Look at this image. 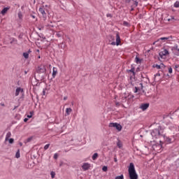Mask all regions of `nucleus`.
<instances>
[{"label": "nucleus", "instance_id": "f257e3e1", "mask_svg": "<svg viewBox=\"0 0 179 179\" xmlns=\"http://www.w3.org/2000/svg\"><path fill=\"white\" fill-rule=\"evenodd\" d=\"M129 177L130 179H138V173H136V170L135 169V165L134 163H130L128 168Z\"/></svg>", "mask_w": 179, "mask_h": 179}, {"label": "nucleus", "instance_id": "37998d69", "mask_svg": "<svg viewBox=\"0 0 179 179\" xmlns=\"http://www.w3.org/2000/svg\"><path fill=\"white\" fill-rule=\"evenodd\" d=\"M43 96H45V90H43Z\"/></svg>", "mask_w": 179, "mask_h": 179}, {"label": "nucleus", "instance_id": "a18cd8bd", "mask_svg": "<svg viewBox=\"0 0 179 179\" xmlns=\"http://www.w3.org/2000/svg\"><path fill=\"white\" fill-rule=\"evenodd\" d=\"M64 100H68V96H64Z\"/></svg>", "mask_w": 179, "mask_h": 179}, {"label": "nucleus", "instance_id": "dca6fc26", "mask_svg": "<svg viewBox=\"0 0 179 179\" xmlns=\"http://www.w3.org/2000/svg\"><path fill=\"white\" fill-rule=\"evenodd\" d=\"M10 136H12V134L10 133V131H8L6 135V139L5 141H8L9 138H10Z\"/></svg>", "mask_w": 179, "mask_h": 179}, {"label": "nucleus", "instance_id": "4468645a", "mask_svg": "<svg viewBox=\"0 0 179 179\" xmlns=\"http://www.w3.org/2000/svg\"><path fill=\"white\" fill-rule=\"evenodd\" d=\"M39 12L43 15V16H45L47 14L45 13V10L44 9V7H40L39 8Z\"/></svg>", "mask_w": 179, "mask_h": 179}, {"label": "nucleus", "instance_id": "9d476101", "mask_svg": "<svg viewBox=\"0 0 179 179\" xmlns=\"http://www.w3.org/2000/svg\"><path fill=\"white\" fill-rule=\"evenodd\" d=\"M140 108L143 110L145 111V110H148L149 108V103H143L140 106Z\"/></svg>", "mask_w": 179, "mask_h": 179}, {"label": "nucleus", "instance_id": "c756f323", "mask_svg": "<svg viewBox=\"0 0 179 179\" xmlns=\"http://www.w3.org/2000/svg\"><path fill=\"white\" fill-rule=\"evenodd\" d=\"M169 73H173V68H171V67L169 68Z\"/></svg>", "mask_w": 179, "mask_h": 179}, {"label": "nucleus", "instance_id": "f8f14e48", "mask_svg": "<svg viewBox=\"0 0 179 179\" xmlns=\"http://www.w3.org/2000/svg\"><path fill=\"white\" fill-rule=\"evenodd\" d=\"M57 73H58V69H57V67H53L52 73V78H55Z\"/></svg>", "mask_w": 179, "mask_h": 179}, {"label": "nucleus", "instance_id": "c03bdc74", "mask_svg": "<svg viewBox=\"0 0 179 179\" xmlns=\"http://www.w3.org/2000/svg\"><path fill=\"white\" fill-rule=\"evenodd\" d=\"M31 17H32V19H36V16L31 15Z\"/></svg>", "mask_w": 179, "mask_h": 179}, {"label": "nucleus", "instance_id": "7ed1b4c3", "mask_svg": "<svg viewBox=\"0 0 179 179\" xmlns=\"http://www.w3.org/2000/svg\"><path fill=\"white\" fill-rule=\"evenodd\" d=\"M109 127L110 128H116L119 131L122 129V126L118 123H110Z\"/></svg>", "mask_w": 179, "mask_h": 179}, {"label": "nucleus", "instance_id": "a878e982", "mask_svg": "<svg viewBox=\"0 0 179 179\" xmlns=\"http://www.w3.org/2000/svg\"><path fill=\"white\" fill-rule=\"evenodd\" d=\"M18 17H19V19H22L23 15H22V12L18 13Z\"/></svg>", "mask_w": 179, "mask_h": 179}, {"label": "nucleus", "instance_id": "f3484780", "mask_svg": "<svg viewBox=\"0 0 179 179\" xmlns=\"http://www.w3.org/2000/svg\"><path fill=\"white\" fill-rule=\"evenodd\" d=\"M8 10H9V8H7V7L4 8L1 12V15H5V13H6Z\"/></svg>", "mask_w": 179, "mask_h": 179}, {"label": "nucleus", "instance_id": "1a4fd4ad", "mask_svg": "<svg viewBox=\"0 0 179 179\" xmlns=\"http://www.w3.org/2000/svg\"><path fill=\"white\" fill-rule=\"evenodd\" d=\"M82 169H83V170H84V171L89 170V169H90V164L84 163L82 166Z\"/></svg>", "mask_w": 179, "mask_h": 179}, {"label": "nucleus", "instance_id": "a19ab883", "mask_svg": "<svg viewBox=\"0 0 179 179\" xmlns=\"http://www.w3.org/2000/svg\"><path fill=\"white\" fill-rule=\"evenodd\" d=\"M27 121H29V119H27V118L24 119V122H27Z\"/></svg>", "mask_w": 179, "mask_h": 179}, {"label": "nucleus", "instance_id": "a211bd4d", "mask_svg": "<svg viewBox=\"0 0 179 179\" xmlns=\"http://www.w3.org/2000/svg\"><path fill=\"white\" fill-rule=\"evenodd\" d=\"M135 62L136 64H141L142 63V59H139V57H138V56H136V58H135Z\"/></svg>", "mask_w": 179, "mask_h": 179}, {"label": "nucleus", "instance_id": "7c9ffc66", "mask_svg": "<svg viewBox=\"0 0 179 179\" xmlns=\"http://www.w3.org/2000/svg\"><path fill=\"white\" fill-rule=\"evenodd\" d=\"M8 142H9V143H13V142H14L13 138H8Z\"/></svg>", "mask_w": 179, "mask_h": 179}, {"label": "nucleus", "instance_id": "cd10ccee", "mask_svg": "<svg viewBox=\"0 0 179 179\" xmlns=\"http://www.w3.org/2000/svg\"><path fill=\"white\" fill-rule=\"evenodd\" d=\"M117 145L118 148H122V143H121L120 141H118L117 143Z\"/></svg>", "mask_w": 179, "mask_h": 179}, {"label": "nucleus", "instance_id": "39448f33", "mask_svg": "<svg viewBox=\"0 0 179 179\" xmlns=\"http://www.w3.org/2000/svg\"><path fill=\"white\" fill-rule=\"evenodd\" d=\"M46 71L45 66L43 64H41L37 69V72L38 73H44Z\"/></svg>", "mask_w": 179, "mask_h": 179}, {"label": "nucleus", "instance_id": "e433bc0d", "mask_svg": "<svg viewBox=\"0 0 179 179\" xmlns=\"http://www.w3.org/2000/svg\"><path fill=\"white\" fill-rule=\"evenodd\" d=\"M138 87H135V90H134V93H138Z\"/></svg>", "mask_w": 179, "mask_h": 179}, {"label": "nucleus", "instance_id": "5701e85b", "mask_svg": "<svg viewBox=\"0 0 179 179\" xmlns=\"http://www.w3.org/2000/svg\"><path fill=\"white\" fill-rule=\"evenodd\" d=\"M46 27H47V29H49L50 30H52V27H54V25L47 24Z\"/></svg>", "mask_w": 179, "mask_h": 179}, {"label": "nucleus", "instance_id": "ddd939ff", "mask_svg": "<svg viewBox=\"0 0 179 179\" xmlns=\"http://www.w3.org/2000/svg\"><path fill=\"white\" fill-rule=\"evenodd\" d=\"M20 93H23V89H22L21 87H17L15 90V96H19V94H20Z\"/></svg>", "mask_w": 179, "mask_h": 179}, {"label": "nucleus", "instance_id": "2f4dec72", "mask_svg": "<svg viewBox=\"0 0 179 179\" xmlns=\"http://www.w3.org/2000/svg\"><path fill=\"white\" fill-rule=\"evenodd\" d=\"M102 170H103V171H107V170H108L107 166H103Z\"/></svg>", "mask_w": 179, "mask_h": 179}, {"label": "nucleus", "instance_id": "f03ea898", "mask_svg": "<svg viewBox=\"0 0 179 179\" xmlns=\"http://www.w3.org/2000/svg\"><path fill=\"white\" fill-rule=\"evenodd\" d=\"M151 135L152 138L157 139L159 138H162L163 134H160V130L159 129H155L152 130Z\"/></svg>", "mask_w": 179, "mask_h": 179}, {"label": "nucleus", "instance_id": "aec40b11", "mask_svg": "<svg viewBox=\"0 0 179 179\" xmlns=\"http://www.w3.org/2000/svg\"><path fill=\"white\" fill-rule=\"evenodd\" d=\"M15 157L17 159H19V157H20V150H17L16 154H15Z\"/></svg>", "mask_w": 179, "mask_h": 179}, {"label": "nucleus", "instance_id": "6e6552de", "mask_svg": "<svg viewBox=\"0 0 179 179\" xmlns=\"http://www.w3.org/2000/svg\"><path fill=\"white\" fill-rule=\"evenodd\" d=\"M153 68H156L157 69H161L160 72H163V69L166 68V66H164L163 64H154Z\"/></svg>", "mask_w": 179, "mask_h": 179}, {"label": "nucleus", "instance_id": "603ef678", "mask_svg": "<svg viewBox=\"0 0 179 179\" xmlns=\"http://www.w3.org/2000/svg\"><path fill=\"white\" fill-rule=\"evenodd\" d=\"M160 143H162V140L159 141Z\"/></svg>", "mask_w": 179, "mask_h": 179}, {"label": "nucleus", "instance_id": "09e8293b", "mask_svg": "<svg viewBox=\"0 0 179 179\" xmlns=\"http://www.w3.org/2000/svg\"><path fill=\"white\" fill-rule=\"evenodd\" d=\"M178 66H179L178 65H176L175 66V69H177L178 68Z\"/></svg>", "mask_w": 179, "mask_h": 179}, {"label": "nucleus", "instance_id": "423d86ee", "mask_svg": "<svg viewBox=\"0 0 179 179\" xmlns=\"http://www.w3.org/2000/svg\"><path fill=\"white\" fill-rule=\"evenodd\" d=\"M162 73H160V71H159L157 72V73H156L155 75V77H154V81L155 82H160V80H162Z\"/></svg>", "mask_w": 179, "mask_h": 179}, {"label": "nucleus", "instance_id": "2eb2a0df", "mask_svg": "<svg viewBox=\"0 0 179 179\" xmlns=\"http://www.w3.org/2000/svg\"><path fill=\"white\" fill-rule=\"evenodd\" d=\"M71 113H72V108H67L66 109V113H65V116H68V115H71Z\"/></svg>", "mask_w": 179, "mask_h": 179}, {"label": "nucleus", "instance_id": "49530a36", "mask_svg": "<svg viewBox=\"0 0 179 179\" xmlns=\"http://www.w3.org/2000/svg\"><path fill=\"white\" fill-rule=\"evenodd\" d=\"M13 41H16V39L13 38V41H11L10 43L12 44V43H13Z\"/></svg>", "mask_w": 179, "mask_h": 179}, {"label": "nucleus", "instance_id": "72a5a7b5", "mask_svg": "<svg viewBox=\"0 0 179 179\" xmlns=\"http://www.w3.org/2000/svg\"><path fill=\"white\" fill-rule=\"evenodd\" d=\"M160 40H169V38H167V37H162V38H160Z\"/></svg>", "mask_w": 179, "mask_h": 179}, {"label": "nucleus", "instance_id": "3c124183", "mask_svg": "<svg viewBox=\"0 0 179 179\" xmlns=\"http://www.w3.org/2000/svg\"><path fill=\"white\" fill-rule=\"evenodd\" d=\"M30 141H31V138H28L27 139V142H30Z\"/></svg>", "mask_w": 179, "mask_h": 179}, {"label": "nucleus", "instance_id": "b1692460", "mask_svg": "<svg viewBox=\"0 0 179 179\" xmlns=\"http://www.w3.org/2000/svg\"><path fill=\"white\" fill-rule=\"evenodd\" d=\"M115 179H124V175H120L119 176H116Z\"/></svg>", "mask_w": 179, "mask_h": 179}, {"label": "nucleus", "instance_id": "c85d7f7f", "mask_svg": "<svg viewBox=\"0 0 179 179\" xmlns=\"http://www.w3.org/2000/svg\"><path fill=\"white\" fill-rule=\"evenodd\" d=\"M48 148H50V144H46V145L44 146V150H47V149H48Z\"/></svg>", "mask_w": 179, "mask_h": 179}, {"label": "nucleus", "instance_id": "58836bf2", "mask_svg": "<svg viewBox=\"0 0 179 179\" xmlns=\"http://www.w3.org/2000/svg\"><path fill=\"white\" fill-rule=\"evenodd\" d=\"M170 20H174V17H171V19H168V21L170 22Z\"/></svg>", "mask_w": 179, "mask_h": 179}, {"label": "nucleus", "instance_id": "412c9836", "mask_svg": "<svg viewBox=\"0 0 179 179\" xmlns=\"http://www.w3.org/2000/svg\"><path fill=\"white\" fill-rule=\"evenodd\" d=\"M97 157H99V154L94 153L92 156V160H96V159H97Z\"/></svg>", "mask_w": 179, "mask_h": 179}, {"label": "nucleus", "instance_id": "ea45409f", "mask_svg": "<svg viewBox=\"0 0 179 179\" xmlns=\"http://www.w3.org/2000/svg\"><path fill=\"white\" fill-rule=\"evenodd\" d=\"M38 29H39V30H44V27H38Z\"/></svg>", "mask_w": 179, "mask_h": 179}, {"label": "nucleus", "instance_id": "393cba45", "mask_svg": "<svg viewBox=\"0 0 179 179\" xmlns=\"http://www.w3.org/2000/svg\"><path fill=\"white\" fill-rule=\"evenodd\" d=\"M50 176H51V178H55V172L52 171V172L50 173Z\"/></svg>", "mask_w": 179, "mask_h": 179}, {"label": "nucleus", "instance_id": "6ab92c4d", "mask_svg": "<svg viewBox=\"0 0 179 179\" xmlns=\"http://www.w3.org/2000/svg\"><path fill=\"white\" fill-rule=\"evenodd\" d=\"M129 72H131L133 76H135V68L132 67L130 70H129Z\"/></svg>", "mask_w": 179, "mask_h": 179}, {"label": "nucleus", "instance_id": "f704fd0d", "mask_svg": "<svg viewBox=\"0 0 179 179\" xmlns=\"http://www.w3.org/2000/svg\"><path fill=\"white\" fill-rule=\"evenodd\" d=\"M54 159H58V154L54 155Z\"/></svg>", "mask_w": 179, "mask_h": 179}, {"label": "nucleus", "instance_id": "bb28decb", "mask_svg": "<svg viewBox=\"0 0 179 179\" xmlns=\"http://www.w3.org/2000/svg\"><path fill=\"white\" fill-rule=\"evenodd\" d=\"M174 7H175V8H179V1H176V2L174 3Z\"/></svg>", "mask_w": 179, "mask_h": 179}, {"label": "nucleus", "instance_id": "4be33fe9", "mask_svg": "<svg viewBox=\"0 0 179 179\" xmlns=\"http://www.w3.org/2000/svg\"><path fill=\"white\" fill-rule=\"evenodd\" d=\"M23 57H25L26 59L29 58V53L28 52H24L23 53Z\"/></svg>", "mask_w": 179, "mask_h": 179}, {"label": "nucleus", "instance_id": "5fc2aeb1", "mask_svg": "<svg viewBox=\"0 0 179 179\" xmlns=\"http://www.w3.org/2000/svg\"><path fill=\"white\" fill-rule=\"evenodd\" d=\"M38 58H40V56L38 57Z\"/></svg>", "mask_w": 179, "mask_h": 179}, {"label": "nucleus", "instance_id": "c9c22d12", "mask_svg": "<svg viewBox=\"0 0 179 179\" xmlns=\"http://www.w3.org/2000/svg\"><path fill=\"white\" fill-rule=\"evenodd\" d=\"M57 36L58 37H62V35L59 32H57Z\"/></svg>", "mask_w": 179, "mask_h": 179}, {"label": "nucleus", "instance_id": "79ce46f5", "mask_svg": "<svg viewBox=\"0 0 179 179\" xmlns=\"http://www.w3.org/2000/svg\"><path fill=\"white\" fill-rule=\"evenodd\" d=\"M124 26H128V22H124Z\"/></svg>", "mask_w": 179, "mask_h": 179}, {"label": "nucleus", "instance_id": "473e14b6", "mask_svg": "<svg viewBox=\"0 0 179 179\" xmlns=\"http://www.w3.org/2000/svg\"><path fill=\"white\" fill-rule=\"evenodd\" d=\"M31 117H33V114L31 112L30 115H27V118H31Z\"/></svg>", "mask_w": 179, "mask_h": 179}, {"label": "nucleus", "instance_id": "20e7f679", "mask_svg": "<svg viewBox=\"0 0 179 179\" xmlns=\"http://www.w3.org/2000/svg\"><path fill=\"white\" fill-rule=\"evenodd\" d=\"M111 45H120L121 44V38L120 37V34L116 33V42H112Z\"/></svg>", "mask_w": 179, "mask_h": 179}, {"label": "nucleus", "instance_id": "8fccbe9b", "mask_svg": "<svg viewBox=\"0 0 179 179\" xmlns=\"http://www.w3.org/2000/svg\"><path fill=\"white\" fill-rule=\"evenodd\" d=\"M134 97H135V96H134V95H131V99H134Z\"/></svg>", "mask_w": 179, "mask_h": 179}, {"label": "nucleus", "instance_id": "de8ad7c7", "mask_svg": "<svg viewBox=\"0 0 179 179\" xmlns=\"http://www.w3.org/2000/svg\"><path fill=\"white\" fill-rule=\"evenodd\" d=\"M114 162H115V163H117V158H114Z\"/></svg>", "mask_w": 179, "mask_h": 179}, {"label": "nucleus", "instance_id": "864d4df0", "mask_svg": "<svg viewBox=\"0 0 179 179\" xmlns=\"http://www.w3.org/2000/svg\"><path fill=\"white\" fill-rule=\"evenodd\" d=\"M143 1H148V0H143Z\"/></svg>", "mask_w": 179, "mask_h": 179}, {"label": "nucleus", "instance_id": "0eeeda50", "mask_svg": "<svg viewBox=\"0 0 179 179\" xmlns=\"http://www.w3.org/2000/svg\"><path fill=\"white\" fill-rule=\"evenodd\" d=\"M169 50H166V49H164L163 50H162L160 52H159V57L161 58H164V57H166V55H169Z\"/></svg>", "mask_w": 179, "mask_h": 179}, {"label": "nucleus", "instance_id": "9b49d317", "mask_svg": "<svg viewBox=\"0 0 179 179\" xmlns=\"http://www.w3.org/2000/svg\"><path fill=\"white\" fill-rule=\"evenodd\" d=\"M163 139L166 142V143H171L173 141H171V138L170 137L166 136V135H162Z\"/></svg>", "mask_w": 179, "mask_h": 179}, {"label": "nucleus", "instance_id": "4c0bfd02", "mask_svg": "<svg viewBox=\"0 0 179 179\" xmlns=\"http://www.w3.org/2000/svg\"><path fill=\"white\" fill-rule=\"evenodd\" d=\"M115 104H116V106H117V107H120V103L119 102H116Z\"/></svg>", "mask_w": 179, "mask_h": 179}]
</instances>
